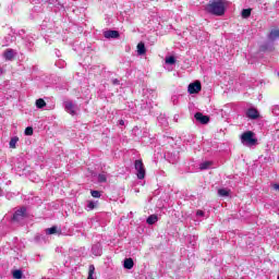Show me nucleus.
<instances>
[{"mask_svg": "<svg viewBox=\"0 0 279 279\" xmlns=\"http://www.w3.org/2000/svg\"><path fill=\"white\" fill-rule=\"evenodd\" d=\"M105 38H119V32L107 31V32H105Z\"/></svg>", "mask_w": 279, "mask_h": 279, "instance_id": "obj_10", "label": "nucleus"}, {"mask_svg": "<svg viewBox=\"0 0 279 279\" xmlns=\"http://www.w3.org/2000/svg\"><path fill=\"white\" fill-rule=\"evenodd\" d=\"M279 38V29H272L269 34L270 40H278Z\"/></svg>", "mask_w": 279, "mask_h": 279, "instance_id": "obj_15", "label": "nucleus"}, {"mask_svg": "<svg viewBox=\"0 0 279 279\" xmlns=\"http://www.w3.org/2000/svg\"><path fill=\"white\" fill-rule=\"evenodd\" d=\"M14 56H15V52L12 49H8L3 53V58H5V60H14Z\"/></svg>", "mask_w": 279, "mask_h": 279, "instance_id": "obj_9", "label": "nucleus"}, {"mask_svg": "<svg viewBox=\"0 0 279 279\" xmlns=\"http://www.w3.org/2000/svg\"><path fill=\"white\" fill-rule=\"evenodd\" d=\"M3 73V69L0 68V74Z\"/></svg>", "mask_w": 279, "mask_h": 279, "instance_id": "obj_34", "label": "nucleus"}, {"mask_svg": "<svg viewBox=\"0 0 279 279\" xmlns=\"http://www.w3.org/2000/svg\"><path fill=\"white\" fill-rule=\"evenodd\" d=\"M146 52H147V49H145V44L144 43H140L137 45V53H138V56H145Z\"/></svg>", "mask_w": 279, "mask_h": 279, "instance_id": "obj_11", "label": "nucleus"}, {"mask_svg": "<svg viewBox=\"0 0 279 279\" xmlns=\"http://www.w3.org/2000/svg\"><path fill=\"white\" fill-rule=\"evenodd\" d=\"M194 117H195L196 121H199V123H203L204 125H206V123H208V121H210V118H208V116H203L202 112L195 113Z\"/></svg>", "mask_w": 279, "mask_h": 279, "instance_id": "obj_7", "label": "nucleus"}, {"mask_svg": "<svg viewBox=\"0 0 279 279\" xmlns=\"http://www.w3.org/2000/svg\"><path fill=\"white\" fill-rule=\"evenodd\" d=\"M56 232H58L57 227H51V228L46 229V234H56Z\"/></svg>", "mask_w": 279, "mask_h": 279, "instance_id": "obj_23", "label": "nucleus"}, {"mask_svg": "<svg viewBox=\"0 0 279 279\" xmlns=\"http://www.w3.org/2000/svg\"><path fill=\"white\" fill-rule=\"evenodd\" d=\"M87 279H95V265H89Z\"/></svg>", "mask_w": 279, "mask_h": 279, "instance_id": "obj_16", "label": "nucleus"}, {"mask_svg": "<svg viewBox=\"0 0 279 279\" xmlns=\"http://www.w3.org/2000/svg\"><path fill=\"white\" fill-rule=\"evenodd\" d=\"M95 206H97V203L93 201L87 202V210H94Z\"/></svg>", "mask_w": 279, "mask_h": 279, "instance_id": "obj_24", "label": "nucleus"}, {"mask_svg": "<svg viewBox=\"0 0 279 279\" xmlns=\"http://www.w3.org/2000/svg\"><path fill=\"white\" fill-rule=\"evenodd\" d=\"M272 189H274L275 191H279V185H278V183H275V184L272 185Z\"/></svg>", "mask_w": 279, "mask_h": 279, "instance_id": "obj_31", "label": "nucleus"}, {"mask_svg": "<svg viewBox=\"0 0 279 279\" xmlns=\"http://www.w3.org/2000/svg\"><path fill=\"white\" fill-rule=\"evenodd\" d=\"M45 106H47V102H45V99H43V98H39V99H37L36 100V107L37 108H45Z\"/></svg>", "mask_w": 279, "mask_h": 279, "instance_id": "obj_18", "label": "nucleus"}, {"mask_svg": "<svg viewBox=\"0 0 279 279\" xmlns=\"http://www.w3.org/2000/svg\"><path fill=\"white\" fill-rule=\"evenodd\" d=\"M50 5H61L60 2H58V0H48Z\"/></svg>", "mask_w": 279, "mask_h": 279, "instance_id": "obj_29", "label": "nucleus"}, {"mask_svg": "<svg viewBox=\"0 0 279 279\" xmlns=\"http://www.w3.org/2000/svg\"><path fill=\"white\" fill-rule=\"evenodd\" d=\"M199 90H202V83H199V81L190 84L187 87V92L190 93V95H195L199 93Z\"/></svg>", "mask_w": 279, "mask_h": 279, "instance_id": "obj_5", "label": "nucleus"}, {"mask_svg": "<svg viewBox=\"0 0 279 279\" xmlns=\"http://www.w3.org/2000/svg\"><path fill=\"white\" fill-rule=\"evenodd\" d=\"M205 10L215 16H223L226 14V0H214L205 7Z\"/></svg>", "mask_w": 279, "mask_h": 279, "instance_id": "obj_1", "label": "nucleus"}, {"mask_svg": "<svg viewBox=\"0 0 279 279\" xmlns=\"http://www.w3.org/2000/svg\"><path fill=\"white\" fill-rule=\"evenodd\" d=\"M246 117H248V119H258L259 114H258V110L251 108L246 111Z\"/></svg>", "mask_w": 279, "mask_h": 279, "instance_id": "obj_8", "label": "nucleus"}, {"mask_svg": "<svg viewBox=\"0 0 279 279\" xmlns=\"http://www.w3.org/2000/svg\"><path fill=\"white\" fill-rule=\"evenodd\" d=\"M92 252L94 256H101V246L99 244L94 245Z\"/></svg>", "mask_w": 279, "mask_h": 279, "instance_id": "obj_12", "label": "nucleus"}, {"mask_svg": "<svg viewBox=\"0 0 279 279\" xmlns=\"http://www.w3.org/2000/svg\"><path fill=\"white\" fill-rule=\"evenodd\" d=\"M135 170L137 171L136 175L138 180H145V165H143V160L137 159L134 163Z\"/></svg>", "mask_w": 279, "mask_h": 279, "instance_id": "obj_3", "label": "nucleus"}, {"mask_svg": "<svg viewBox=\"0 0 279 279\" xmlns=\"http://www.w3.org/2000/svg\"><path fill=\"white\" fill-rule=\"evenodd\" d=\"M26 213H27V209L25 207H21L13 215V221H21V219L25 217Z\"/></svg>", "mask_w": 279, "mask_h": 279, "instance_id": "obj_6", "label": "nucleus"}, {"mask_svg": "<svg viewBox=\"0 0 279 279\" xmlns=\"http://www.w3.org/2000/svg\"><path fill=\"white\" fill-rule=\"evenodd\" d=\"M218 194L220 195V197H228V195H230V192L227 189H220L218 190Z\"/></svg>", "mask_w": 279, "mask_h": 279, "instance_id": "obj_20", "label": "nucleus"}, {"mask_svg": "<svg viewBox=\"0 0 279 279\" xmlns=\"http://www.w3.org/2000/svg\"><path fill=\"white\" fill-rule=\"evenodd\" d=\"M113 84H119V80H113Z\"/></svg>", "mask_w": 279, "mask_h": 279, "instance_id": "obj_32", "label": "nucleus"}, {"mask_svg": "<svg viewBox=\"0 0 279 279\" xmlns=\"http://www.w3.org/2000/svg\"><path fill=\"white\" fill-rule=\"evenodd\" d=\"M241 14L242 19H250V16H252V9H244Z\"/></svg>", "mask_w": 279, "mask_h": 279, "instance_id": "obj_17", "label": "nucleus"}, {"mask_svg": "<svg viewBox=\"0 0 279 279\" xmlns=\"http://www.w3.org/2000/svg\"><path fill=\"white\" fill-rule=\"evenodd\" d=\"M13 278H14V279H21V278H23V271H21V270H14V271H13Z\"/></svg>", "mask_w": 279, "mask_h": 279, "instance_id": "obj_22", "label": "nucleus"}, {"mask_svg": "<svg viewBox=\"0 0 279 279\" xmlns=\"http://www.w3.org/2000/svg\"><path fill=\"white\" fill-rule=\"evenodd\" d=\"M19 143V137H13L11 138L9 145L11 147V149H16V144Z\"/></svg>", "mask_w": 279, "mask_h": 279, "instance_id": "obj_19", "label": "nucleus"}, {"mask_svg": "<svg viewBox=\"0 0 279 279\" xmlns=\"http://www.w3.org/2000/svg\"><path fill=\"white\" fill-rule=\"evenodd\" d=\"M166 64H175V57H167Z\"/></svg>", "mask_w": 279, "mask_h": 279, "instance_id": "obj_25", "label": "nucleus"}, {"mask_svg": "<svg viewBox=\"0 0 279 279\" xmlns=\"http://www.w3.org/2000/svg\"><path fill=\"white\" fill-rule=\"evenodd\" d=\"M124 121L123 120H120V125H124Z\"/></svg>", "mask_w": 279, "mask_h": 279, "instance_id": "obj_33", "label": "nucleus"}, {"mask_svg": "<svg viewBox=\"0 0 279 279\" xmlns=\"http://www.w3.org/2000/svg\"><path fill=\"white\" fill-rule=\"evenodd\" d=\"M158 221V216L156 215H150L147 220L146 223H148V226H154V223H156Z\"/></svg>", "mask_w": 279, "mask_h": 279, "instance_id": "obj_13", "label": "nucleus"}, {"mask_svg": "<svg viewBox=\"0 0 279 279\" xmlns=\"http://www.w3.org/2000/svg\"><path fill=\"white\" fill-rule=\"evenodd\" d=\"M134 267V260L132 258L124 259V269H132Z\"/></svg>", "mask_w": 279, "mask_h": 279, "instance_id": "obj_14", "label": "nucleus"}, {"mask_svg": "<svg viewBox=\"0 0 279 279\" xmlns=\"http://www.w3.org/2000/svg\"><path fill=\"white\" fill-rule=\"evenodd\" d=\"M106 180H107L106 174L100 173V174L98 175V181H99V182H106Z\"/></svg>", "mask_w": 279, "mask_h": 279, "instance_id": "obj_28", "label": "nucleus"}, {"mask_svg": "<svg viewBox=\"0 0 279 279\" xmlns=\"http://www.w3.org/2000/svg\"><path fill=\"white\" fill-rule=\"evenodd\" d=\"M196 215H197V217H204V211L203 210H197Z\"/></svg>", "mask_w": 279, "mask_h": 279, "instance_id": "obj_30", "label": "nucleus"}, {"mask_svg": "<svg viewBox=\"0 0 279 279\" xmlns=\"http://www.w3.org/2000/svg\"><path fill=\"white\" fill-rule=\"evenodd\" d=\"M241 143L245 145V147H254V145L258 143V140L254 137V132L246 131L241 135Z\"/></svg>", "mask_w": 279, "mask_h": 279, "instance_id": "obj_2", "label": "nucleus"}, {"mask_svg": "<svg viewBox=\"0 0 279 279\" xmlns=\"http://www.w3.org/2000/svg\"><path fill=\"white\" fill-rule=\"evenodd\" d=\"M34 134V129L32 126H28L25 129V135L26 136H32Z\"/></svg>", "mask_w": 279, "mask_h": 279, "instance_id": "obj_26", "label": "nucleus"}, {"mask_svg": "<svg viewBox=\"0 0 279 279\" xmlns=\"http://www.w3.org/2000/svg\"><path fill=\"white\" fill-rule=\"evenodd\" d=\"M90 195H92V197H96V198L101 197V193L99 191H92Z\"/></svg>", "mask_w": 279, "mask_h": 279, "instance_id": "obj_27", "label": "nucleus"}, {"mask_svg": "<svg viewBox=\"0 0 279 279\" xmlns=\"http://www.w3.org/2000/svg\"><path fill=\"white\" fill-rule=\"evenodd\" d=\"M64 108H65V111H68V113L71 114L72 117H75V114H77V110H80V107L73 104V101H65Z\"/></svg>", "mask_w": 279, "mask_h": 279, "instance_id": "obj_4", "label": "nucleus"}, {"mask_svg": "<svg viewBox=\"0 0 279 279\" xmlns=\"http://www.w3.org/2000/svg\"><path fill=\"white\" fill-rule=\"evenodd\" d=\"M211 165H213V162H210V161H204L203 163H201L199 169L201 170L210 169Z\"/></svg>", "mask_w": 279, "mask_h": 279, "instance_id": "obj_21", "label": "nucleus"}]
</instances>
